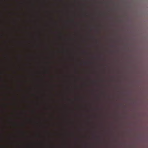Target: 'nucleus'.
I'll list each match as a JSON object with an SVG mask.
<instances>
[{"mask_svg":"<svg viewBox=\"0 0 148 148\" xmlns=\"http://www.w3.org/2000/svg\"><path fill=\"white\" fill-rule=\"evenodd\" d=\"M9 15L8 16L7 18V36L8 37V40L6 41V44L7 45V53L5 55V57L7 60V76L8 77H9L10 76V75L8 74V71L10 70L11 69L10 67V64L11 61L10 57V46L9 43H10V40L9 39V30H10V27H9Z\"/></svg>","mask_w":148,"mask_h":148,"instance_id":"1","label":"nucleus"},{"mask_svg":"<svg viewBox=\"0 0 148 148\" xmlns=\"http://www.w3.org/2000/svg\"><path fill=\"white\" fill-rule=\"evenodd\" d=\"M9 81L8 79H7L6 81V90L7 91V97L6 99L7 101L9 100V96L10 95V92L12 89V88L10 87L9 86Z\"/></svg>","mask_w":148,"mask_h":148,"instance_id":"2","label":"nucleus"},{"mask_svg":"<svg viewBox=\"0 0 148 148\" xmlns=\"http://www.w3.org/2000/svg\"><path fill=\"white\" fill-rule=\"evenodd\" d=\"M7 1V7L6 8V10L7 14H11V12L9 10V7L11 5V4L9 3V0H6Z\"/></svg>","mask_w":148,"mask_h":148,"instance_id":"3","label":"nucleus"},{"mask_svg":"<svg viewBox=\"0 0 148 148\" xmlns=\"http://www.w3.org/2000/svg\"><path fill=\"white\" fill-rule=\"evenodd\" d=\"M12 121L11 119L9 118V117H8L7 118V123H11Z\"/></svg>","mask_w":148,"mask_h":148,"instance_id":"4","label":"nucleus"},{"mask_svg":"<svg viewBox=\"0 0 148 148\" xmlns=\"http://www.w3.org/2000/svg\"><path fill=\"white\" fill-rule=\"evenodd\" d=\"M10 104L9 103H7L6 104V108L7 109V110H8L9 109V106Z\"/></svg>","mask_w":148,"mask_h":148,"instance_id":"5","label":"nucleus"},{"mask_svg":"<svg viewBox=\"0 0 148 148\" xmlns=\"http://www.w3.org/2000/svg\"><path fill=\"white\" fill-rule=\"evenodd\" d=\"M7 139L8 140H10L11 139V137L10 136H7Z\"/></svg>","mask_w":148,"mask_h":148,"instance_id":"6","label":"nucleus"},{"mask_svg":"<svg viewBox=\"0 0 148 148\" xmlns=\"http://www.w3.org/2000/svg\"><path fill=\"white\" fill-rule=\"evenodd\" d=\"M8 147H9L8 145H7V148H8Z\"/></svg>","mask_w":148,"mask_h":148,"instance_id":"7","label":"nucleus"},{"mask_svg":"<svg viewBox=\"0 0 148 148\" xmlns=\"http://www.w3.org/2000/svg\"><path fill=\"white\" fill-rule=\"evenodd\" d=\"M8 134H9V132L8 133Z\"/></svg>","mask_w":148,"mask_h":148,"instance_id":"8","label":"nucleus"}]
</instances>
